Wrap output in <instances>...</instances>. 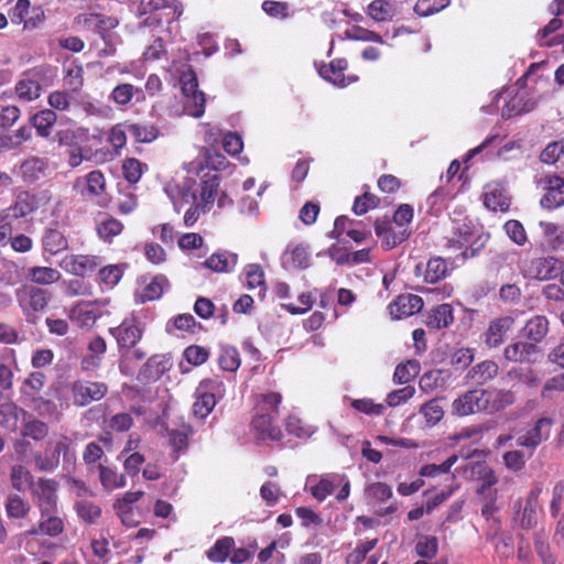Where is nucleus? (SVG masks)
I'll return each instance as SVG.
<instances>
[{
  "mask_svg": "<svg viewBox=\"0 0 564 564\" xmlns=\"http://www.w3.org/2000/svg\"><path fill=\"white\" fill-rule=\"evenodd\" d=\"M420 372V364L416 360H408L399 364L393 373L394 382L404 384L413 380Z\"/></svg>",
  "mask_w": 564,
  "mask_h": 564,
  "instance_id": "864d4df0",
  "label": "nucleus"
},
{
  "mask_svg": "<svg viewBox=\"0 0 564 564\" xmlns=\"http://www.w3.org/2000/svg\"><path fill=\"white\" fill-rule=\"evenodd\" d=\"M523 332L527 338L539 343L549 332V321L542 315L533 316L527 322Z\"/></svg>",
  "mask_w": 564,
  "mask_h": 564,
  "instance_id": "a18cd8bd",
  "label": "nucleus"
},
{
  "mask_svg": "<svg viewBox=\"0 0 564 564\" xmlns=\"http://www.w3.org/2000/svg\"><path fill=\"white\" fill-rule=\"evenodd\" d=\"M509 376L530 390H535L541 384V378L538 372L531 368H514L509 372Z\"/></svg>",
  "mask_w": 564,
  "mask_h": 564,
  "instance_id": "6e6d98bb",
  "label": "nucleus"
},
{
  "mask_svg": "<svg viewBox=\"0 0 564 564\" xmlns=\"http://www.w3.org/2000/svg\"><path fill=\"white\" fill-rule=\"evenodd\" d=\"M50 172V163L45 158L30 156L20 165L22 181L28 184H34L45 177Z\"/></svg>",
  "mask_w": 564,
  "mask_h": 564,
  "instance_id": "6ab92c4d",
  "label": "nucleus"
},
{
  "mask_svg": "<svg viewBox=\"0 0 564 564\" xmlns=\"http://www.w3.org/2000/svg\"><path fill=\"white\" fill-rule=\"evenodd\" d=\"M282 399V394L279 392L261 393L257 397L254 411L268 414V416L279 417Z\"/></svg>",
  "mask_w": 564,
  "mask_h": 564,
  "instance_id": "72a5a7b5",
  "label": "nucleus"
},
{
  "mask_svg": "<svg viewBox=\"0 0 564 564\" xmlns=\"http://www.w3.org/2000/svg\"><path fill=\"white\" fill-rule=\"evenodd\" d=\"M499 373V366L494 360H484L473 366L467 372V379L477 386L491 382Z\"/></svg>",
  "mask_w": 564,
  "mask_h": 564,
  "instance_id": "a878e982",
  "label": "nucleus"
},
{
  "mask_svg": "<svg viewBox=\"0 0 564 564\" xmlns=\"http://www.w3.org/2000/svg\"><path fill=\"white\" fill-rule=\"evenodd\" d=\"M217 361L220 369L228 372H236L241 365L240 354L238 349L232 346H223L219 350Z\"/></svg>",
  "mask_w": 564,
  "mask_h": 564,
  "instance_id": "de8ad7c7",
  "label": "nucleus"
},
{
  "mask_svg": "<svg viewBox=\"0 0 564 564\" xmlns=\"http://www.w3.org/2000/svg\"><path fill=\"white\" fill-rule=\"evenodd\" d=\"M554 420L547 416L539 417L532 427L517 437V445L532 453L551 436Z\"/></svg>",
  "mask_w": 564,
  "mask_h": 564,
  "instance_id": "9d476101",
  "label": "nucleus"
},
{
  "mask_svg": "<svg viewBox=\"0 0 564 564\" xmlns=\"http://www.w3.org/2000/svg\"><path fill=\"white\" fill-rule=\"evenodd\" d=\"M343 481V475L340 474H326L321 477L318 482L311 487L312 496L319 502L324 501L328 496L334 494L335 489Z\"/></svg>",
  "mask_w": 564,
  "mask_h": 564,
  "instance_id": "473e14b6",
  "label": "nucleus"
},
{
  "mask_svg": "<svg viewBox=\"0 0 564 564\" xmlns=\"http://www.w3.org/2000/svg\"><path fill=\"white\" fill-rule=\"evenodd\" d=\"M48 424L39 419H31L23 423L21 427L22 437H29L35 442H41L48 436Z\"/></svg>",
  "mask_w": 564,
  "mask_h": 564,
  "instance_id": "09e8293b",
  "label": "nucleus"
},
{
  "mask_svg": "<svg viewBox=\"0 0 564 564\" xmlns=\"http://www.w3.org/2000/svg\"><path fill=\"white\" fill-rule=\"evenodd\" d=\"M57 116L51 109H43L34 113L30 118L32 127L36 130L37 134L42 138H47L51 134L52 127L56 123Z\"/></svg>",
  "mask_w": 564,
  "mask_h": 564,
  "instance_id": "a19ab883",
  "label": "nucleus"
},
{
  "mask_svg": "<svg viewBox=\"0 0 564 564\" xmlns=\"http://www.w3.org/2000/svg\"><path fill=\"white\" fill-rule=\"evenodd\" d=\"M166 370V361L164 360V356L153 355L151 356L142 370V375L148 380H158Z\"/></svg>",
  "mask_w": 564,
  "mask_h": 564,
  "instance_id": "4d7b16f0",
  "label": "nucleus"
},
{
  "mask_svg": "<svg viewBox=\"0 0 564 564\" xmlns=\"http://www.w3.org/2000/svg\"><path fill=\"white\" fill-rule=\"evenodd\" d=\"M43 248L51 254H56L67 249L68 242L64 234L58 229L48 228L42 237Z\"/></svg>",
  "mask_w": 564,
  "mask_h": 564,
  "instance_id": "c03bdc74",
  "label": "nucleus"
},
{
  "mask_svg": "<svg viewBox=\"0 0 564 564\" xmlns=\"http://www.w3.org/2000/svg\"><path fill=\"white\" fill-rule=\"evenodd\" d=\"M225 392V383L219 377L200 380L194 393L193 415L196 419L205 420L224 398Z\"/></svg>",
  "mask_w": 564,
  "mask_h": 564,
  "instance_id": "f03ea898",
  "label": "nucleus"
},
{
  "mask_svg": "<svg viewBox=\"0 0 564 564\" xmlns=\"http://www.w3.org/2000/svg\"><path fill=\"white\" fill-rule=\"evenodd\" d=\"M497 482L496 477L490 474L481 484L480 488L477 490L479 495L484 496V502L481 506V516L487 520H490L494 514L498 511L497 502V490L491 489V487Z\"/></svg>",
  "mask_w": 564,
  "mask_h": 564,
  "instance_id": "393cba45",
  "label": "nucleus"
},
{
  "mask_svg": "<svg viewBox=\"0 0 564 564\" xmlns=\"http://www.w3.org/2000/svg\"><path fill=\"white\" fill-rule=\"evenodd\" d=\"M163 12L167 21L177 19L183 12L180 0H141L138 6L140 15Z\"/></svg>",
  "mask_w": 564,
  "mask_h": 564,
  "instance_id": "a211bd4d",
  "label": "nucleus"
},
{
  "mask_svg": "<svg viewBox=\"0 0 564 564\" xmlns=\"http://www.w3.org/2000/svg\"><path fill=\"white\" fill-rule=\"evenodd\" d=\"M454 322L453 308L449 304H441L433 308L426 321V325L433 329H442Z\"/></svg>",
  "mask_w": 564,
  "mask_h": 564,
  "instance_id": "ea45409f",
  "label": "nucleus"
},
{
  "mask_svg": "<svg viewBox=\"0 0 564 564\" xmlns=\"http://www.w3.org/2000/svg\"><path fill=\"white\" fill-rule=\"evenodd\" d=\"M258 561L260 564H284L285 555L278 552V541L271 543L258 553Z\"/></svg>",
  "mask_w": 564,
  "mask_h": 564,
  "instance_id": "e2e57ef3",
  "label": "nucleus"
},
{
  "mask_svg": "<svg viewBox=\"0 0 564 564\" xmlns=\"http://www.w3.org/2000/svg\"><path fill=\"white\" fill-rule=\"evenodd\" d=\"M0 359V390L7 391L13 387V371L6 361L12 360L15 364L14 349H4Z\"/></svg>",
  "mask_w": 564,
  "mask_h": 564,
  "instance_id": "8fccbe9b",
  "label": "nucleus"
},
{
  "mask_svg": "<svg viewBox=\"0 0 564 564\" xmlns=\"http://www.w3.org/2000/svg\"><path fill=\"white\" fill-rule=\"evenodd\" d=\"M4 510L8 519L24 520L31 513L32 506L24 497L11 492L6 497Z\"/></svg>",
  "mask_w": 564,
  "mask_h": 564,
  "instance_id": "bb28decb",
  "label": "nucleus"
},
{
  "mask_svg": "<svg viewBox=\"0 0 564 564\" xmlns=\"http://www.w3.org/2000/svg\"><path fill=\"white\" fill-rule=\"evenodd\" d=\"M281 264L286 270L306 269L310 265L307 247L303 243H289L281 256Z\"/></svg>",
  "mask_w": 564,
  "mask_h": 564,
  "instance_id": "412c9836",
  "label": "nucleus"
},
{
  "mask_svg": "<svg viewBox=\"0 0 564 564\" xmlns=\"http://www.w3.org/2000/svg\"><path fill=\"white\" fill-rule=\"evenodd\" d=\"M80 195L86 200H94L99 206H106L108 204V196L106 194V181L104 174L99 170L89 172L85 181L77 178L74 187H80Z\"/></svg>",
  "mask_w": 564,
  "mask_h": 564,
  "instance_id": "1a4fd4ad",
  "label": "nucleus"
},
{
  "mask_svg": "<svg viewBox=\"0 0 564 564\" xmlns=\"http://www.w3.org/2000/svg\"><path fill=\"white\" fill-rule=\"evenodd\" d=\"M437 551L438 540L436 536H423L415 545V552L422 558H434Z\"/></svg>",
  "mask_w": 564,
  "mask_h": 564,
  "instance_id": "338daca9",
  "label": "nucleus"
},
{
  "mask_svg": "<svg viewBox=\"0 0 564 564\" xmlns=\"http://www.w3.org/2000/svg\"><path fill=\"white\" fill-rule=\"evenodd\" d=\"M544 194L540 199L543 209L552 210L564 205V178L558 175H546L543 178Z\"/></svg>",
  "mask_w": 564,
  "mask_h": 564,
  "instance_id": "2eb2a0df",
  "label": "nucleus"
},
{
  "mask_svg": "<svg viewBox=\"0 0 564 564\" xmlns=\"http://www.w3.org/2000/svg\"><path fill=\"white\" fill-rule=\"evenodd\" d=\"M367 12L375 21L383 22L394 17L395 9L394 4L389 1L375 0L368 6Z\"/></svg>",
  "mask_w": 564,
  "mask_h": 564,
  "instance_id": "603ef678",
  "label": "nucleus"
},
{
  "mask_svg": "<svg viewBox=\"0 0 564 564\" xmlns=\"http://www.w3.org/2000/svg\"><path fill=\"white\" fill-rule=\"evenodd\" d=\"M44 86H46L45 69L35 67L23 73L15 85V93L19 99L28 102L37 99Z\"/></svg>",
  "mask_w": 564,
  "mask_h": 564,
  "instance_id": "6e6552de",
  "label": "nucleus"
},
{
  "mask_svg": "<svg viewBox=\"0 0 564 564\" xmlns=\"http://www.w3.org/2000/svg\"><path fill=\"white\" fill-rule=\"evenodd\" d=\"M17 297L29 322H34V313L43 311L51 299L46 290L35 284H23L17 291Z\"/></svg>",
  "mask_w": 564,
  "mask_h": 564,
  "instance_id": "39448f33",
  "label": "nucleus"
},
{
  "mask_svg": "<svg viewBox=\"0 0 564 564\" xmlns=\"http://www.w3.org/2000/svg\"><path fill=\"white\" fill-rule=\"evenodd\" d=\"M99 473V481L101 487L110 492L127 485L126 476L119 473L116 468L99 464L97 466Z\"/></svg>",
  "mask_w": 564,
  "mask_h": 564,
  "instance_id": "2f4dec72",
  "label": "nucleus"
},
{
  "mask_svg": "<svg viewBox=\"0 0 564 564\" xmlns=\"http://www.w3.org/2000/svg\"><path fill=\"white\" fill-rule=\"evenodd\" d=\"M540 228L542 229L543 245L550 251H556L564 245V230L554 223L540 221Z\"/></svg>",
  "mask_w": 564,
  "mask_h": 564,
  "instance_id": "e433bc0d",
  "label": "nucleus"
},
{
  "mask_svg": "<svg viewBox=\"0 0 564 564\" xmlns=\"http://www.w3.org/2000/svg\"><path fill=\"white\" fill-rule=\"evenodd\" d=\"M122 228L123 226L119 220L110 216H105L97 225V232L100 238L111 240L121 232Z\"/></svg>",
  "mask_w": 564,
  "mask_h": 564,
  "instance_id": "052dcab7",
  "label": "nucleus"
},
{
  "mask_svg": "<svg viewBox=\"0 0 564 564\" xmlns=\"http://www.w3.org/2000/svg\"><path fill=\"white\" fill-rule=\"evenodd\" d=\"M235 544V540L231 536L219 538L214 545L206 551V556L213 563H224L230 555Z\"/></svg>",
  "mask_w": 564,
  "mask_h": 564,
  "instance_id": "79ce46f5",
  "label": "nucleus"
},
{
  "mask_svg": "<svg viewBox=\"0 0 564 564\" xmlns=\"http://www.w3.org/2000/svg\"><path fill=\"white\" fill-rule=\"evenodd\" d=\"M83 26L94 33H98L104 37V33L113 29L117 21L113 18L101 13H86L82 15Z\"/></svg>",
  "mask_w": 564,
  "mask_h": 564,
  "instance_id": "f704fd0d",
  "label": "nucleus"
},
{
  "mask_svg": "<svg viewBox=\"0 0 564 564\" xmlns=\"http://www.w3.org/2000/svg\"><path fill=\"white\" fill-rule=\"evenodd\" d=\"M109 333L116 338L122 358H129L130 350L143 336V329L135 316L124 318L117 327L109 328Z\"/></svg>",
  "mask_w": 564,
  "mask_h": 564,
  "instance_id": "7ed1b4c3",
  "label": "nucleus"
},
{
  "mask_svg": "<svg viewBox=\"0 0 564 564\" xmlns=\"http://www.w3.org/2000/svg\"><path fill=\"white\" fill-rule=\"evenodd\" d=\"M58 482L53 478L40 477L31 487V494L40 511H57L58 509Z\"/></svg>",
  "mask_w": 564,
  "mask_h": 564,
  "instance_id": "0eeeda50",
  "label": "nucleus"
},
{
  "mask_svg": "<svg viewBox=\"0 0 564 564\" xmlns=\"http://www.w3.org/2000/svg\"><path fill=\"white\" fill-rule=\"evenodd\" d=\"M46 455H34V464L40 471H54L61 464V457L65 464H72L76 458L75 442L64 433L54 434L46 444Z\"/></svg>",
  "mask_w": 564,
  "mask_h": 564,
  "instance_id": "f257e3e1",
  "label": "nucleus"
},
{
  "mask_svg": "<svg viewBox=\"0 0 564 564\" xmlns=\"http://www.w3.org/2000/svg\"><path fill=\"white\" fill-rule=\"evenodd\" d=\"M65 531V521L57 516V511H40L37 524L32 525L25 531V536H47L57 538Z\"/></svg>",
  "mask_w": 564,
  "mask_h": 564,
  "instance_id": "f8f14e48",
  "label": "nucleus"
},
{
  "mask_svg": "<svg viewBox=\"0 0 564 564\" xmlns=\"http://www.w3.org/2000/svg\"><path fill=\"white\" fill-rule=\"evenodd\" d=\"M133 98L135 102H141L145 96L141 88L128 83L117 85L110 94V99L118 106H127Z\"/></svg>",
  "mask_w": 564,
  "mask_h": 564,
  "instance_id": "c756f323",
  "label": "nucleus"
},
{
  "mask_svg": "<svg viewBox=\"0 0 564 564\" xmlns=\"http://www.w3.org/2000/svg\"><path fill=\"white\" fill-rule=\"evenodd\" d=\"M539 348L533 343L517 341L509 344L503 350V357L510 362H533Z\"/></svg>",
  "mask_w": 564,
  "mask_h": 564,
  "instance_id": "b1692460",
  "label": "nucleus"
},
{
  "mask_svg": "<svg viewBox=\"0 0 564 564\" xmlns=\"http://www.w3.org/2000/svg\"><path fill=\"white\" fill-rule=\"evenodd\" d=\"M484 388L470 389L458 395L452 403V412L458 416L482 413Z\"/></svg>",
  "mask_w": 564,
  "mask_h": 564,
  "instance_id": "4468645a",
  "label": "nucleus"
},
{
  "mask_svg": "<svg viewBox=\"0 0 564 564\" xmlns=\"http://www.w3.org/2000/svg\"><path fill=\"white\" fill-rule=\"evenodd\" d=\"M219 183L220 177L218 174L207 173L204 175L200 184V198L206 205L214 203Z\"/></svg>",
  "mask_w": 564,
  "mask_h": 564,
  "instance_id": "13d9d810",
  "label": "nucleus"
},
{
  "mask_svg": "<svg viewBox=\"0 0 564 564\" xmlns=\"http://www.w3.org/2000/svg\"><path fill=\"white\" fill-rule=\"evenodd\" d=\"M516 393L511 389L484 388L482 413L494 415L516 403Z\"/></svg>",
  "mask_w": 564,
  "mask_h": 564,
  "instance_id": "ddd939ff",
  "label": "nucleus"
},
{
  "mask_svg": "<svg viewBox=\"0 0 564 564\" xmlns=\"http://www.w3.org/2000/svg\"><path fill=\"white\" fill-rule=\"evenodd\" d=\"M143 167H147V165L142 164L138 159H126L122 164V173L124 178L130 184L138 183L142 176Z\"/></svg>",
  "mask_w": 564,
  "mask_h": 564,
  "instance_id": "0e129e2a",
  "label": "nucleus"
},
{
  "mask_svg": "<svg viewBox=\"0 0 564 564\" xmlns=\"http://www.w3.org/2000/svg\"><path fill=\"white\" fill-rule=\"evenodd\" d=\"M453 269L454 265L451 261L442 258L431 259L426 263L424 282H440L446 279Z\"/></svg>",
  "mask_w": 564,
  "mask_h": 564,
  "instance_id": "58836bf2",
  "label": "nucleus"
},
{
  "mask_svg": "<svg viewBox=\"0 0 564 564\" xmlns=\"http://www.w3.org/2000/svg\"><path fill=\"white\" fill-rule=\"evenodd\" d=\"M39 8H33L34 15H30L31 2L30 0H18L14 7L10 10L9 17L13 24H23L25 29L36 28L37 22L41 20L42 13Z\"/></svg>",
  "mask_w": 564,
  "mask_h": 564,
  "instance_id": "4be33fe9",
  "label": "nucleus"
},
{
  "mask_svg": "<svg viewBox=\"0 0 564 564\" xmlns=\"http://www.w3.org/2000/svg\"><path fill=\"white\" fill-rule=\"evenodd\" d=\"M366 495L373 501L386 502L392 497V489L388 484L377 481L367 486Z\"/></svg>",
  "mask_w": 564,
  "mask_h": 564,
  "instance_id": "774afa93",
  "label": "nucleus"
},
{
  "mask_svg": "<svg viewBox=\"0 0 564 564\" xmlns=\"http://www.w3.org/2000/svg\"><path fill=\"white\" fill-rule=\"evenodd\" d=\"M484 205L491 210L506 212L509 209L510 198L501 185L489 184L484 195Z\"/></svg>",
  "mask_w": 564,
  "mask_h": 564,
  "instance_id": "c85d7f7f",
  "label": "nucleus"
},
{
  "mask_svg": "<svg viewBox=\"0 0 564 564\" xmlns=\"http://www.w3.org/2000/svg\"><path fill=\"white\" fill-rule=\"evenodd\" d=\"M285 430L289 434L294 435L299 438L310 437L313 433L312 427L304 423L296 415H289L285 420Z\"/></svg>",
  "mask_w": 564,
  "mask_h": 564,
  "instance_id": "680f3d73",
  "label": "nucleus"
},
{
  "mask_svg": "<svg viewBox=\"0 0 564 564\" xmlns=\"http://www.w3.org/2000/svg\"><path fill=\"white\" fill-rule=\"evenodd\" d=\"M127 131L140 143H150L160 134L159 129L152 123H130L127 124Z\"/></svg>",
  "mask_w": 564,
  "mask_h": 564,
  "instance_id": "49530a36",
  "label": "nucleus"
},
{
  "mask_svg": "<svg viewBox=\"0 0 564 564\" xmlns=\"http://www.w3.org/2000/svg\"><path fill=\"white\" fill-rule=\"evenodd\" d=\"M109 299L77 303L69 312V318L82 328H91L101 317V308L109 304Z\"/></svg>",
  "mask_w": 564,
  "mask_h": 564,
  "instance_id": "9b49d317",
  "label": "nucleus"
},
{
  "mask_svg": "<svg viewBox=\"0 0 564 564\" xmlns=\"http://www.w3.org/2000/svg\"><path fill=\"white\" fill-rule=\"evenodd\" d=\"M347 66L348 63L346 59H334L328 65H323L319 68V75L336 86L346 87L350 84V80H347L344 75V70Z\"/></svg>",
  "mask_w": 564,
  "mask_h": 564,
  "instance_id": "7c9ffc66",
  "label": "nucleus"
},
{
  "mask_svg": "<svg viewBox=\"0 0 564 564\" xmlns=\"http://www.w3.org/2000/svg\"><path fill=\"white\" fill-rule=\"evenodd\" d=\"M514 324V319L511 316H502L490 322L488 329L485 334V343L490 348L500 346L507 336V333L511 329Z\"/></svg>",
  "mask_w": 564,
  "mask_h": 564,
  "instance_id": "5701e85b",
  "label": "nucleus"
},
{
  "mask_svg": "<svg viewBox=\"0 0 564 564\" xmlns=\"http://www.w3.org/2000/svg\"><path fill=\"white\" fill-rule=\"evenodd\" d=\"M378 544V539L367 540L359 543L346 557V564H360L366 560L367 554Z\"/></svg>",
  "mask_w": 564,
  "mask_h": 564,
  "instance_id": "69168bd1",
  "label": "nucleus"
},
{
  "mask_svg": "<svg viewBox=\"0 0 564 564\" xmlns=\"http://www.w3.org/2000/svg\"><path fill=\"white\" fill-rule=\"evenodd\" d=\"M458 456L456 454L447 457L442 464H426L420 468V477H436L442 474H447L453 465L457 462Z\"/></svg>",
  "mask_w": 564,
  "mask_h": 564,
  "instance_id": "bf43d9fd",
  "label": "nucleus"
},
{
  "mask_svg": "<svg viewBox=\"0 0 564 564\" xmlns=\"http://www.w3.org/2000/svg\"><path fill=\"white\" fill-rule=\"evenodd\" d=\"M181 90L187 98L185 109L194 118H200L205 112V94L198 90V79L194 70L189 69L180 76Z\"/></svg>",
  "mask_w": 564,
  "mask_h": 564,
  "instance_id": "20e7f679",
  "label": "nucleus"
},
{
  "mask_svg": "<svg viewBox=\"0 0 564 564\" xmlns=\"http://www.w3.org/2000/svg\"><path fill=\"white\" fill-rule=\"evenodd\" d=\"M529 276L539 281L554 280L563 276V263L554 258H536L530 261Z\"/></svg>",
  "mask_w": 564,
  "mask_h": 564,
  "instance_id": "dca6fc26",
  "label": "nucleus"
},
{
  "mask_svg": "<svg viewBox=\"0 0 564 564\" xmlns=\"http://www.w3.org/2000/svg\"><path fill=\"white\" fill-rule=\"evenodd\" d=\"M69 389L74 405L80 408L100 401L108 392V386L101 381L75 380Z\"/></svg>",
  "mask_w": 564,
  "mask_h": 564,
  "instance_id": "423d86ee",
  "label": "nucleus"
},
{
  "mask_svg": "<svg viewBox=\"0 0 564 564\" xmlns=\"http://www.w3.org/2000/svg\"><path fill=\"white\" fill-rule=\"evenodd\" d=\"M389 307L394 319H402L419 313L423 307V300L415 294H402Z\"/></svg>",
  "mask_w": 564,
  "mask_h": 564,
  "instance_id": "aec40b11",
  "label": "nucleus"
},
{
  "mask_svg": "<svg viewBox=\"0 0 564 564\" xmlns=\"http://www.w3.org/2000/svg\"><path fill=\"white\" fill-rule=\"evenodd\" d=\"M237 261L238 256L236 253L224 251L213 253L202 263V265L214 272H229L234 270Z\"/></svg>",
  "mask_w": 564,
  "mask_h": 564,
  "instance_id": "4c0bfd02",
  "label": "nucleus"
},
{
  "mask_svg": "<svg viewBox=\"0 0 564 564\" xmlns=\"http://www.w3.org/2000/svg\"><path fill=\"white\" fill-rule=\"evenodd\" d=\"M20 414L26 412L14 402L8 401L0 404V426L7 431L15 432L19 426Z\"/></svg>",
  "mask_w": 564,
  "mask_h": 564,
  "instance_id": "c9c22d12",
  "label": "nucleus"
},
{
  "mask_svg": "<svg viewBox=\"0 0 564 564\" xmlns=\"http://www.w3.org/2000/svg\"><path fill=\"white\" fill-rule=\"evenodd\" d=\"M37 207L36 198L29 192L21 193L11 207L14 217H25L33 213Z\"/></svg>",
  "mask_w": 564,
  "mask_h": 564,
  "instance_id": "5fc2aeb1",
  "label": "nucleus"
},
{
  "mask_svg": "<svg viewBox=\"0 0 564 564\" xmlns=\"http://www.w3.org/2000/svg\"><path fill=\"white\" fill-rule=\"evenodd\" d=\"M74 510L77 517L86 524H95L101 517V508L99 505L87 500L80 499L75 502Z\"/></svg>",
  "mask_w": 564,
  "mask_h": 564,
  "instance_id": "37998d69",
  "label": "nucleus"
},
{
  "mask_svg": "<svg viewBox=\"0 0 564 564\" xmlns=\"http://www.w3.org/2000/svg\"><path fill=\"white\" fill-rule=\"evenodd\" d=\"M10 484L14 490L19 492L24 491L26 485L30 488L34 485L33 475L25 466L13 465L10 469Z\"/></svg>",
  "mask_w": 564,
  "mask_h": 564,
  "instance_id": "3c124183",
  "label": "nucleus"
},
{
  "mask_svg": "<svg viewBox=\"0 0 564 564\" xmlns=\"http://www.w3.org/2000/svg\"><path fill=\"white\" fill-rule=\"evenodd\" d=\"M65 268L77 276L85 278L100 264L95 256H72L64 259Z\"/></svg>",
  "mask_w": 564,
  "mask_h": 564,
  "instance_id": "cd10ccee",
  "label": "nucleus"
},
{
  "mask_svg": "<svg viewBox=\"0 0 564 564\" xmlns=\"http://www.w3.org/2000/svg\"><path fill=\"white\" fill-rule=\"evenodd\" d=\"M276 420L278 417L256 412L251 421V429L256 437L260 441H281L283 432L276 424Z\"/></svg>",
  "mask_w": 564,
  "mask_h": 564,
  "instance_id": "f3484780",
  "label": "nucleus"
}]
</instances>
